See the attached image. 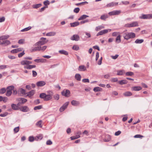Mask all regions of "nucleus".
<instances>
[{"label":"nucleus","instance_id":"f257e3e1","mask_svg":"<svg viewBox=\"0 0 152 152\" xmlns=\"http://www.w3.org/2000/svg\"><path fill=\"white\" fill-rule=\"evenodd\" d=\"M53 93L52 91H50L48 94H46L45 93H42L39 95V97L41 99H43L44 101H48L51 100Z\"/></svg>","mask_w":152,"mask_h":152},{"label":"nucleus","instance_id":"f03ea898","mask_svg":"<svg viewBox=\"0 0 152 152\" xmlns=\"http://www.w3.org/2000/svg\"><path fill=\"white\" fill-rule=\"evenodd\" d=\"M135 37V34L133 32H126L123 33V37L125 39L128 40Z\"/></svg>","mask_w":152,"mask_h":152},{"label":"nucleus","instance_id":"7ed1b4c3","mask_svg":"<svg viewBox=\"0 0 152 152\" xmlns=\"http://www.w3.org/2000/svg\"><path fill=\"white\" fill-rule=\"evenodd\" d=\"M48 40H46V38L42 37L40 39V40L39 42H36L35 44V46L42 45L48 42Z\"/></svg>","mask_w":152,"mask_h":152},{"label":"nucleus","instance_id":"20e7f679","mask_svg":"<svg viewBox=\"0 0 152 152\" xmlns=\"http://www.w3.org/2000/svg\"><path fill=\"white\" fill-rule=\"evenodd\" d=\"M141 19H147L152 18V14H142L141 16L139 17Z\"/></svg>","mask_w":152,"mask_h":152},{"label":"nucleus","instance_id":"39448f33","mask_svg":"<svg viewBox=\"0 0 152 152\" xmlns=\"http://www.w3.org/2000/svg\"><path fill=\"white\" fill-rule=\"evenodd\" d=\"M138 26V23L137 21L133 22L131 23H127L125 25V27L129 28Z\"/></svg>","mask_w":152,"mask_h":152},{"label":"nucleus","instance_id":"423d86ee","mask_svg":"<svg viewBox=\"0 0 152 152\" xmlns=\"http://www.w3.org/2000/svg\"><path fill=\"white\" fill-rule=\"evenodd\" d=\"M121 12V11L120 10H115L109 12L108 14L110 16L115 15H119Z\"/></svg>","mask_w":152,"mask_h":152},{"label":"nucleus","instance_id":"0eeeda50","mask_svg":"<svg viewBox=\"0 0 152 152\" xmlns=\"http://www.w3.org/2000/svg\"><path fill=\"white\" fill-rule=\"evenodd\" d=\"M21 111L24 112H28L30 111V109L27 106H22L20 108Z\"/></svg>","mask_w":152,"mask_h":152},{"label":"nucleus","instance_id":"6e6552de","mask_svg":"<svg viewBox=\"0 0 152 152\" xmlns=\"http://www.w3.org/2000/svg\"><path fill=\"white\" fill-rule=\"evenodd\" d=\"M70 91L68 90H64L61 92V94L63 96L66 97H68L69 96Z\"/></svg>","mask_w":152,"mask_h":152},{"label":"nucleus","instance_id":"1a4fd4ad","mask_svg":"<svg viewBox=\"0 0 152 152\" xmlns=\"http://www.w3.org/2000/svg\"><path fill=\"white\" fill-rule=\"evenodd\" d=\"M69 104V102H67L65 103L59 109V111L62 112L64 111L67 107Z\"/></svg>","mask_w":152,"mask_h":152},{"label":"nucleus","instance_id":"9d476101","mask_svg":"<svg viewBox=\"0 0 152 152\" xmlns=\"http://www.w3.org/2000/svg\"><path fill=\"white\" fill-rule=\"evenodd\" d=\"M70 39L72 40L78 41L80 40V37L77 34H74L71 37Z\"/></svg>","mask_w":152,"mask_h":152},{"label":"nucleus","instance_id":"9b49d317","mask_svg":"<svg viewBox=\"0 0 152 152\" xmlns=\"http://www.w3.org/2000/svg\"><path fill=\"white\" fill-rule=\"evenodd\" d=\"M118 4V2H111L108 4L106 5L107 7H112L114 6H116Z\"/></svg>","mask_w":152,"mask_h":152},{"label":"nucleus","instance_id":"f8f14e48","mask_svg":"<svg viewBox=\"0 0 152 152\" xmlns=\"http://www.w3.org/2000/svg\"><path fill=\"white\" fill-rule=\"evenodd\" d=\"M108 32V30L107 29H104L101 30L99 32L96 34V36H98L99 35H101L104 34H107Z\"/></svg>","mask_w":152,"mask_h":152},{"label":"nucleus","instance_id":"ddd939ff","mask_svg":"<svg viewBox=\"0 0 152 152\" xmlns=\"http://www.w3.org/2000/svg\"><path fill=\"white\" fill-rule=\"evenodd\" d=\"M23 48H19L17 49H13L11 51V52L13 53H16L20 51H22L23 50Z\"/></svg>","mask_w":152,"mask_h":152},{"label":"nucleus","instance_id":"4468645a","mask_svg":"<svg viewBox=\"0 0 152 152\" xmlns=\"http://www.w3.org/2000/svg\"><path fill=\"white\" fill-rule=\"evenodd\" d=\"M46 83L44 81H40L36 83V85L38 87H42L45 85Z\"/></svg>","mask_w":152,"mask_h":152},{"label":"nucleus","instance_id":"2eb2a0df","mask_svg":"<svg viewBox=\"0 0 152 152\" xmlns=\"http://www.w3.org/2000/svg\"><path fill=\"white\" fill-rule=\"evenodd\" d=\"M78 70L80 71H84L86 70V68L84 65H80L79 66Z\"/></svg>","mask_w":152,"mask_h":152},{"label":"nucleus","instance_id":"dca6fc26","mask_svg":"<svg viewBox=\"0 0 152 152\" xmlns=\"http://www.w3.org/2000/svg\"><path fill=\"white\" fill-rule=\"evenodd\" d=\"M20 64L23 65H25L24 66H27L28 65V61L27 60H23L21 61Z\"/></svg>","mask_w":152,"mask_h":152},{"label":"nucleus","instance_id":"f3484780","mask_svg":"<svg viewBox=\"0 0 152 152\" xmlns=\"http://www.w3.org/2000/svg\"><path fill=\"white\" fill-rule=\"evenodd\" d=\"M18 100L19 102H20L22 104L25 103L27 101L26 99L23 98H19L18 99Z\"/></svg>","mask_w":152,"mask_h":152},{"label":"nucleus","instance_id":"a211bd4d","mask_svg":"<svg viewBox=\"0 0 152 152\" xmlns=\"http://www.w3.org/2000/svg\"><path fill=\"white\" fill-rule=\"evenodd\" d=\"M58 52L61 54H63L66 56H67L69 54L68 53L64 50H60L58 51Z\"/></svg>","mask_w":152,"mask_h":152},{"label":"nucleus","instance_id":"6ab92c4d","mask_svg":"<svg viewBox=\"0 0 152 152\" xmlns=\"http://www.w3.org/2000/svg\"><path fill=\"white\" fill-rule=\"evenodd\" d=\"M36 67V65H29L27 66H24V67L25 69H31L33 68H35Z\"/></svg>","mask_w":152,"mask_h":152},{"label":"nucleus","instance_id":"aec40b11","mask_svg":"<svg viewBox=\"0 0 152 152\" xmlns=\"http://www.w3.org/2000/svg\"><path fill=\"white\" fill-rule=\"evenodd\" d=\"M35 91L34 90H32L27 93V96H29V97H31V96L34 95L35 93Z\"/></svg>","mask_w":152,"mask_h":152},{"label":"nucleus","instance_id":"412c9836","mask_svg":"<svg viewBox=\"0 0 152 152\" xmlns=\"http://www.w3.org/2000/svg\"><path fill=\"white\" fill-rule=\"evenodd\" d=\"M142 88L140 86H134L132 87V89L134 91H139L141 90Z\"/></svg>","mask_w":152,"mask_h":152},{"label":"nucleus","instance_id":"4be33fe9","mask_svg":"<svg viewBox=\"0 0 152 152\" xmlns=\"http://www.w3.org/2000/svg\"><path fill=\"white\" fill-rule=\"evenodd\" d=\"M1 45H10V42L9 40H3L2 42H1Z\"/></svg>","mask_w":152,"mask_h":152},{"label":"nucleus","instance_id":"5701e85b","mask_svg":"<svg viewBox=\"0 0 152 152\" xmlns=\"http://www.w3.org/2000/svg\"><path fill=\"white\" fill-rule=\"evenodd\" d=\"M79 102L78 101L73 100L71 102L72 104L74 106H77L79 104Z\"/></svg>","mask_w":152,"mask_h":152},{"label":"nucleus","instance_id":"b1692460","mask_svg":"<svg viewBox=\"0 0 152 152\" xmlns=\"http://www.w3.org/2000/svg\"><path fill=\"white\" fill-rule=\"evenodd\" d=\"M111 140V137L109 135H106L105 138L103 140L104 142H108Z\"/></svg>","mask_w":152,"mask_h":152},{"label":"nucleus","instance_id":"393cba45","mask_svg":"<svg viewBox=\"0 0 152 152\" xmlns=\"http://www.w3.org/2000/svg\"><path fill=\"white\" fill-rule=\"evenodd\" d=\"M80 24V23L78 22H75L73 23H70L71 26L72 27H75L78 26Z\"/></svg>","mask_w":152,"mask_h":152},{"label":"nucleus","instance_id":"a878e982","mask_svg":"<svg viewBox=\"0 0 152 152\" xmlns=\"http://www.w3.org/2000/svg\"><path fill=\"white\" fill-rule=\"evenodd\" d=\"M75 78L77 80L80 81L81 80V77L79 74H76L75 76Z\"/></svg>","mask_w":152,"mask_h":152},{"label":"nucleus","instance_id":"bb28decb","mask_svg":"<svg viewBox=\"0 0 152 152\" xmlns=\"http://www.w3.org/2000/svg\"><path fill=\"white\" fill-rule=\"evenodd\" d=\"M56 34V32L52 31L47 33L46 35L48 36H55Z\"/></svg>","mask_w":152,"mask_h":152},{"label":"nucleus","instance_id":"cd10ccee","mask_svg":"<svg viewBox=\"0 0 152 152\" xmlns=\"http://www.w3.org/2000/svg\"><path fill=\"white\" fill-rule=\"evenodd\" d=\"M9 36L8 35H4L0 37V40H4L6 39L9 38Z\"/></svg>","mask_w":152,"mask_h":152},{"label":"nucleus","instance_id":"c85d7f7f","mask_svg":"<svg viewBox=\"0 0 152 152\" xmlns=\"http://www.w3.org/2000/svg\"><path fill=\"white\" fill-rule=\"evenodd\" d=\"M45 59H36L34 60V61L35 62H37V63L39 62H42L43 63L45 61Z\"/></svg>","mask_w":152,"mask_h":152},{"label":"nucleus","instance_id":"c756f323","mask_svg":"<svg viewBox=\"0 0 152 152\" xmlns=\"http://www.w3.org/2000/svg\"><path fill=\"white\" fill-rule=\"evenodd\" d=\"M31 51V52H35L36 51H39V46H37V47H35L32 49Z\"/></svg>","mask_w":152,"mask_h":152},{"label":"nucleus","instance_id":"7c9ffc66","mask_svg":"<svg viewBox=\"0 0 152 152\" xmlns=\"http://www.w3.org/2000/svg\"><path fill=\"white\" fill-rule=\"evenodd\" d=\"M108 17V16L107 15H103L101 16L100 19L102 20H105Z\"/></svg>","mask_w":152,"mask_h":152},{"label":"nucleus","instance_id":"2f4dec72","mask_svg":"<svg viewBox=\"0 0 152 152\" xmlns=\"http://www.w3.org/2000/svg\"><path fill=\"white\" fill-rule=\"evenodd\" d=\"M117 75H122L125 73V71L124 70H118L117 71Z\"/></svg>","mask_w":152,"mask_h":152},{"label":"nucleus","instance_id":"473e14b6","mask_svg":"<svg viewBox=\"0 0 152 152\" xmlns=\"http://www.w3.org/2000/svg\"><path fill=\"white\" fill-rule=\"evenodd\" d=\"M89 16L85 15H83L80 16L78 19L79 20H81L84 19H86L87 17H88Z\"/></svg>","mask_w":152,"mask_h":152},{"label":"nucleus","instance_id":"72a5a7b5","mask_svg":"<svg viewBox=\"0 0 152 152\" xmlns=\"http://www.w3.org/2000/svg\"><path fill=\"white\" fill-rule=\"evenodd\" d=\"M121 36L120 35H118V36L116 37L115 39L116 42L118 43H120L121 42Z\"/></svg>","mask_w":152,"mask_h":152},{"label":"nucleus","instance_id":"f704fd0d","mask_svg":"<svg viewBox=\"0 0 152 152\" xmlns=\"http://www.w3.org/2000/svg\"><path fill=\"white\" fill-rule=\"evenodd\" d=\"M144 42L143 39H137L134 42L136 44H141Z\"/></svg>","mask_w":152,"mask_h":152},{"label":"nucleus","instance_id":"c9c22d12","mask_svg":"<svg viewBox=\"0 0 152 152\" xmlns=\"http://www.w3.org/2000/svg\"><path fill=\"white\" fill-rule=\"evenodd\" d=\"M102 89L99 87H96L94 88L93 90L95 92L101 91Z\"/></svg>","mask_w":152,"mask_h":152},{"label":"nucleus","instance_id":"e433bc0d","mask_svg":"<svg viewBox=\"0 0 152 152\" xmlns=\"http://www.w3.org/2000/svg\"><path fill=\"white\" fill-rule=\"evenodd\" d=\"M11 107L12 109L17 110L19 109L18 108V107L16 106V104H12L11 105Z\"/></svg>","mask_w":152,"mask_h":152},{"label":"nucleus","instance_id":"4c0bfd02","mask_svg":"<svg viewBox=\"0 0 152 152\" xmlns=\"http://www.w3.org/2000/svg\"><path fill=\"white\" fill-rule=\"evenodd\" d=\"M123 95L126 96H130L132 95V93L129 91H127L124 93Z\"/></svg>","mask_w":152,"mask_h":152},{"label":"nucleus","instance_id":"58836bf2","mask_svg":"<svg viewBox=\"0 0 152 152\" xmlns=\"http://www.w3.org/2000/svg\"><path fill=\"white\" fill-rule=\"evenodd\" d=\"M39 51H41L42 52L44 51L47 48V46H44L42 47L41 46H39Z\"/></svg>","mask_w":152,"mask_h":152},{"label":"nucleus","instance_id":"ea45409f","mask_svg":"<svg viewBox=\"0 0 152 152\" xmlns=\"http://www.w3.org/2000/svg\"><path fill=\"white\" fill-rule=\"evenodd\" d=\"M118 83L120 85H123L126 84L127 83V81L126 80H122L119 81Z\"/></svg>","mask_w":152,"mask_h":152},{"label":"nucleus","instance_id":"a19ab883","mask_svg":"<svg viewBox=\"0 0 152 152\" xmlns=\"http://www.w3.org/2000/svg\"><path fill=\"white\" fill-rule=\"evenodd\" d=\"M104 28V26H99L96 27L95 30L97 31Z\"/></svg>","mask_w":152,"mask_h":152},{"label":"nucleus","instance_id":"79ce46f5","mask_svg":"<svg viewBox=\"0 0 152 152\" xmlns=\"http://www.w3.org/2000/svg\"><path fill=\"white\" fill-rule=\"evenodd\" d=\"M14 86H10L7 88V90H10V91H12V90L14 89Z\"/></svg>","mask_w":152,"mask_h":152},{"label":"nucleus","instance_id":"37998d69","mask_svg":"<svg viewBox=\"0 0 152 152\" xmlns=\"http://www.w3.org/2000/svg\"><path fill=\"white\" fill-rule=\"evenodd\" d=\"M31 26H29L28 27L26 28H24L21 30V31L22 32H24L27 31L30 29H31Z\"/></svg>","mask_w":152,"mask_h":152},{"label":"nucleus","instance_id":"c03bdc74","mask_svg":"<svg viewBox=\"0 0 152 152\" xmlns=\"http://www.w3.org/2000/svg\"><path fill=\"white\" fill-rule=\"evenodd\" d=\"M43 136L42 135H39L35 137V139L38 140H41Z\"/></svg>","mask_w":152,"mask_h":152},{"label":"nucleus","instance_id":"a18cd8bd","mask_svg":"<svg viewBox=\"0 0 152 152\" xmlns=\"http://www.w3.org/2000/svg\"><path fill=\"white\" fill-rule=\"evenodd\" d=\"M72 49L75 50H78L79 49V48L77 45H74L72 47Z\"/></svg>","mask_w":152,"mask_h":152},{"label":"nucleus","instance_id":"49530a36","mask_svg":"<svg viewBox=\"0 0 152 152\" xmlns=\"http://www.w3.org/2000/svg\"><path fill=\"white\" fill-rule=\"evenodd\" d=\"M125 74L126 76H131L134 75V73L132 72H128L126 73Z\"/></svg>","mask_w":152,"mask_h":152},{"label":"nucleus","instance_id":"de8ad7c7","mask_svg":"<svg viewBox=\"0 0 152 152\" xmlns=\"http://www.w3.org/2000/svg\"><path fill=\"white\" fill-rule=\"evenodd\" d=\"M12 94V91H10V90H7L6 92V95L7 96H9L11 95Z\"/></svg>","mask_w":152,"mask_h":152},{"label":"nucleus","instance_id":"09e8293b","mask_svg":"<svg viewBox=\"0 0 152 152\" xmlns=\"http://www.w3.org/2000/svg\"><path fill=\"white\" fill-rule=\"evenodd\" d=\"M53 98L55 100H58L59 98V96L58 94H56L53 96Z\"/></svg>","mask_w":152,"mask_h":152},{"label":"nucleus","instance_id":"8fccbe9b","mask_svg":"<svg viewBox=\"0 0 152 152\" xmlns=\"http://www.w3.org/2000/svg\"><path fill=\"white\" fill-rule=\"evenodd\" d=\"M18 91L23 94H25L26 93V91L25 90L22 88L19 89L18 90Z\"/></svg>","mask_w":152,"mask_h":152},{"label":"nucleus","instance_id":"3c124183","mask_svg":"<svg viewBox=\"0 0 152 152\" xmlns=\"http://www.w3.org/2000/svg\"><path fill=\"white\" fill-rule=\"evenodd\" d=\"M6 91V89L5 88H3L0 90V94H3Z\"/></svg>","mask_w":152,"mask_h":152},{"label":"nucleus","instance_id":"603ef678","mask_svg":"<svg viewBox=\"0 0 152 152\" xmlns=\"http://www.w3.org/2000/svg\"><path fill=\"white\" fill-rule=\"evenodd\" d=\"M42 124V121H40L36 123V125L40 128H41L42 127V125H41Z\"/></svg>","mask_w":152,"mask_h":152},{"label":"nucleus","instance_id":"864d4df0","mask_svg":"<svg viewBox=\"0 0 152 152\" xmlns=\"http://www.w3.org/2000/svg\"><path fill=\"white\" fill-rule=\"evenodd\" d=\"M42 108V106L41 105H39L35 107L34 108V110H39Z\"/></svg>","mask_w":152,"mask_h":152},{"label":"nucleus","instance_id":"5fc2aeb1","mask_svg":"<svg viewBox=\"0 0 152 152\" xmlns=\"http://www.w3.org/2000/svg\"><path fill=\"white\" fill-rule=\"evenodd\" d=\"M19 126H18L16 127H15L14 129V131L15 133H17L19 131Z\"/></svg>","mask_w":152,"mask_h":152},{"label":"nucleus","instance_id":"6e6d98bb","mask_svg":"<svg viewBox=\"0 0 152 152\" xmlns=\"http://www.w3.org/2000/svg\"><path fill=\"white\" fill-rule=\"evenodd\" d=\"M41 5L42 4H36L34 5L33 7L34 8H37L40 7Z\"/></svg>","mask_w":152,"mask_h":152},{"label":"nucleus","instance_id":"4d7b16f0","mask_svg":"<svg viewBox=\"0 0 152 152\" xmlns=\"http://www.w3.org/2000/svg\"><path fill=\"white\" fill-rule=\"evenodd\" d=\"M28 140L30 142H33L34 140V138L33 137L30 136L29 137Z\"/></svg>","mask_w":152,"mask_h":152},{"label":"nucleus","instance_id":"13d9d810","mask_svg":"<svg viewBox=\"0 0 152 152\" xmlns=\"http://www.w3.org/2000/svg\"><path fill=\"white\" fill-rule=\"evenodd\" d=\"M25 54L24 51H23V52L22 53H19L18 54V57L19 58H20L22 57Z\"/></svg>","mask_w":152,"mask_h":152},{"label":"nucleus","instance_id":"bf43d9fd","mask_svg":"<svg viewBox=\"0 0 152 152\" xmlns=\"http://www.w3.org/2000/svg\"><path fill=\"white\" fill-rule=\"evenodd\" d=\"M80 11V8L79 7H77L74 9V12L78 13Z\"/></svg>","mask_w":152,"mask_h":152},{"label":"nucleus","instance_id":"052dcab7","mask_svg":"<svg viewBox=\"0 0 152 152\" xmlns=\"http://www.w3.org/2000/svg\"><path fill=\"white\" fill-rule=\"evenodd\" d=\"M32 72V76L33 77H36L37 75V73L35 71L33 70Z\"/></svg>","mask_w":152,"mask_h":152},{"label":"nucleus","instance_id":"680f3d73","mask_svg":"<svg viewBox=\"0 0 152 152\" xmlns=\"http://www.w3.org/2000/svg\"><path fill=\"white\" fill-rule=\"evenodd\" d=\"M24 40L23 39H20L18 41V43L19 44H23L24 43Z\"/></svg>","mask_w":152,"mask_h":152},{"label":"nucleus","instance_id":"e2e57ef3","mask_svg":"<svg viewBox=\"0 0 152 152\" xmlns=\"http://www.w3.org/2000/svg\"><path fill=\"white\" fill-rule=\"evenodd\" d=\"M85 34L87 36V37H86V38H88L91 37V35L90 33L86 32Z\"/></svg>","mask_w":152,"mask_h":152},{"label":"nucleus","instance_id":"0e129e2a","mask_svg":"<svg viewBox=\"0 0 152 152\" xmlns=\"http://www.w3.org/2000/svg\"><path fill=\"white\" fill-rule=\"evenodd\" d=\"M134 137L135 138H138L143 137V136L140 134H136L134 136Z\"/></svg>","mask_w":152,"mask_h":152},{"label":"nucleus","instance_id":"69168bd1","mask_svg":"<svg viewBox=\"0 0 152 152\" xmlns=\"http://www.w3.org/2000/svg\"><path fill=\"white\" fill-rule=\"evenodd\" d=\"M119 34L120 33H119L116 32H114L112 33V36L114 37L116 36L117 35Z\"/></svg>","mask_w":152,"mask_h":152},{"label":"nucleus","instance_id":"338daca9","mask_svg":"<svg viewBox=\"0 0 152 152\" xmlns=\"http://www.w3.org/2000/svg\"><path fill=\"white\" fill-rule=\"evenodd\" d=\"M7 65H1L0 66V69H5L7 68Z\"/></svg>","mask_w":152,"mask_h":152},{"label":"nucleus","instance_id":"774afa93","mask_svg":"<svg viewBox=\"0 0 152 152\" xmlns=\"http://www.w3.org/2000/svg\"><path fill=\"white\" fill-rule=\"evenodd\" d=\"M50 4L49 1L48 0H46L44 2V4L46 6L48 5H49Z\"/></svg>","mask_w":152,"mask_h":152}]
</instances>
